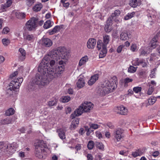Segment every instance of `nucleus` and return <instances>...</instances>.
Instances as JSON below:
<instances>
[{"mask_svg":"<svg viewBox=\"0 0 160 160\" xmlns=\"http://www.w3.org/2000/svg\"><path fill=\"white\" fill-rule=\"evenodd\" d=\"M46 58L43 59L40 63L38 68L39 72L36 74L33 82L39 86H44L49 83L48 78L52 79L54 78L59 77L60 74L63 73V68L62 67L60 68H58L57 70L58 72L52 70L48 69L47 64L48 63V61L47 60Z\"/></svg>","mask_w":160,"mask_h":160,"instance_id":"obj_1","label":"nucleus"},{"mask_svg":"<svg viewBox=\"0 0 160 160\" xmlns=\"http://www.w3.org/2000/svg\"><path fill=\"white\" fill-rule=\"evenodd\" d=\"M48 56L54 59L56 61L60 60L58 62L60 66L56 68V71L58 72V68L62 67L63 68V72L65 70L66 62L69 58L68 53L67 52L66 49L63 47H60L57 49H53L49 52Z\"/></svg>","mask_w":160,"mask_h":160,"instance_id":"obj_2","label":"nucleus"},{"mask_svg":"<svg viewBox=\"0 0 160 160\" xmlns=\"http://www.w3.org/2000/svg\"><path fill=\"white\" fill-rule=\"evenodd\" d=\"M117 78L116 76H113L108 80L105 81L99 87L98 92L101 96L112 92L117 87Z\"/></svg>","mask_w":160,"mask_h":160,"instance_id":"obj_3","label":"nucleus"},{"mask_svg":"<svg viewBox=\"0 0 160 160\" xmlns=\"http://www.w3.org/2000/svg\"><path fill=\"white\" fill-rule=\"evenodd\" d=\"M47 148L46 143L43 140H38L35 147V154L39 158H42L45 154V149Z\"/></svg>","mask_w":160,"mask_h":160,"instance_id":"obj_4","label":"nucleus"},{"mask_svg":"<svg viewBox=\"0 0 160 160\" xmlns=\"http://www.w3.org/2000/svg\"><path fill=\"white\" fill-rule=\"evenodd\" d=\"M23 81V78L22 77L19 78L12 79L8 86L7 92L11 94L12 92V93L16 94Z\"/></svg>","mask_w":160,"mask_h":160,"instance_id":"obj_5","label":"nucleus"},{"mask_svg":"<svg viewBox=\"0 0 160 160\" xmlns=\"http://www.w3.org/2000/svg\"><path fill=\"white\" fill-rule=\"evenodd\" d=\"M38 22V20L37 18L34 17L31 18L27 22L26 24L27 29L30 31L35 30L37 26Z\"/></svg>","mask_w":160,"mask_h":160,"instance_id":"obj_6","label":"nucleus"},{"mask_svg":"<svg viewBox=\"0 0 160 160\" xmlns=\"http://www.w3.org/2000/svg\"><path fill=\"white\" fill-rule=\"evenodd\" d=\"M45 58H47V60L48 61V63H47V67L46 68H48V69H49V70H52L53 69V71H55L56 68H57L58 67H56L55 68V65L56 63V62L55 60L52 59L50 60L49 57L48 56H46L44 57V58L43 59H44Z\"/></svg>","mask_w":160,"mask_h":160,"instance_id":"obj_7","label":"nucleus"},{"mask_svg":"<svg viewBox=\"0 0 160 160\" xmlns=\"http://www.w3.org/2000/svg\"><path fill=\"white\" fill-rule=\"evenodd\" d=\"M123 130L120 128L117 129L114 132V136L117 142L120 141L122 139L123 137Z\"/></svg>","mask_w":160,"mask_h":160,"instance_id":"obj_8","label":"nucleus"},{"mask_svg":"<svg viewBox=\"0 0 160 160\" xmlns=\"http://www.w3.org/2000/svg\"><path fill=\"white\" fill-rule=\"evenodd\" d=\"M82 108L84 109V112H89L93 107V105L91 102L85 101L82 104Z\"/></svg>","mask_w":160,"mask_h":160,"instance_id":"obj_9","label":"nucleus"},{"mask_svg":"<svg viewBox=\"0 0 160 160\" xmlns=\"http://www.w3.org/2000/svg\"><path fill=\"white\" fill-rule=\"evenodd\" d=\"M155 13L156 12L155 11H152L149 10L148 11L147 16L149 22H150L149 24L151 25L153 24V21L155 20L156 18Z\"/></svg>","mask_w":160,"mask_h":160,"instance_id":"obj_10","label":"nucleus"},{"mask_svg":"<svg viewBox=\"0 0 160 160\" xmlns=\"http://www.w3.org/2000/svg\"><path fill=\"white\" fill-rule=\"evenodd\" d=\"M115 110L118 113L123 115L127 114L128 112L127 109L123 106H121L115 108Z\"/></svg>","mask_w":160,"mask_h":160,"instance_id":"obj_11","label":"nucleus"},{"mask_svg":"<svg viewBox=\"0 0 160 160\" xmlns=\"http://www.w3.org/2000/svg\"><path fill=\"white\" fill-rule=\"evenodd\" d=\"M41 42L42 46L46 47H49L52 44V41L50 39L48 38H42Z\"/></svg>","mask_w":160,"mask_h":160,"instance_id":"obj_12","label":"nucleus"},{"mask_svg":"<svg viewBox=\"0 0 160 160\" xmlns=\"http://www.w3.org/2000/svg\"><path fill=\"white\" fill-rule=\"evenodd\" d=\"M158 45V38L155 36L152 39L150 43V48L151 49H154Z\"/></svg>","mask_w":160,"mask_h":160,"instance_id":"obj_13","label":"nucleus"},{"mask_svg":"<svg viewBox=\"0 0 160 160\" xmlns=\"http://www.w3.org/2000/svg\"><path fill=\"white\" fill-rule=\"evenodd\" d=\"M96 43V40L94 38H90L87 42V46L89 49L94 48Z\"/></svg>","mask_w":160,"mask_h":160,"instance_id":"obj_14","label":"nucleus"},{"mask_svg":"<svg viewBox=\"0 0 160 160\" xmlns=\"http://www.w3.org/2000/svg\"><path fill=\"white\" fill-rule=\"evenodd\" d=\"M88 60V58L87 56H85L83 57H82L80 60L78 65V69L80 68L82 66H83L86 63V62H87Z\"/></svg>","mask_w":160,"mask_h":160,"instance_id":"obj_15","label":"nucleus"},{"mask_svg":"<svg viewBox=\"0 0 160 160\" xmlns=\"http://www.w3.org/2000/svg\"><path fill=\"white\" fill-rule=\"evenodd\" d=\"M20 54L19 56V59L21 61H23L26 58V52L22 48H20L19 49Z\"/></svg>","mask_w":160,"mask_h":160,"instance_id":"obj_16","label":"nucleus"},{"mask_svg":"<svg viewBox=\"0 0 160 160\" xmlns=\"http://www.w3.org/2000/svg\"><path fill=\"white\" fill-rule=\"evenodd\" d=\"M23 36L24 39L29 41L32 42L35 39V37L33 34H23Z\"/></svg>","mask_w":160,"mask_h":160,"instance_id":"obj_17","label":"nucleus"},{"mask_svg":"<svg viewBox=\"0 0 160 160\" xmlns=\"http://www.w3.org/2000/svg\"><path fill=\"white\" fill-rule=\"evenodd\" d=\"M98 78L99 75L98 74H95L92 76L88 81V84L89 85H92L98 79Z\"/></svg>","mask_w":160,"mask_h":160,"instance_id":"obj_18","label":"nucleus"},{"mask_svg":"<svg viewBox=\"0 0 160 160\" xmlns=\"http://www.w3.org/2000/svg\"><path fill=\"white\" fill-rule=\"evenodd\" d=\"M141 4V0H132L130 1L129 5L133 8H136Z\"/></svg>","mask_w":160,"mask_h":160,"instance_id":"obj_19","label":"nucleus"},{"mask_svg":"<svg viewBox=\"0 0 160 160\" xmlns=\"http://www.w3.org/2000/svg\"><path fill=\"white\" fill-rule=\"evenodd\" d=\"M12 145L10 144H9L4 143L3 142H0V148L2 149V150H6L8 149V148H12Z\"/></svg>","mask_w":160,"mask_h":160,"instance_id":"obj_20","label":"nucleus"},{"mask_svg":"<svg viewBox=\"0 0 160 160\" xmlns=\"http://www.w3.org/2000/svg\"><path fill=\"white\" fill-rule=\"evenodd\" d=\"M121 13L120 11L118 10H116L114 11V13H112L111 15V17H110L108 18V22L110 21H112V20H115V17H117L119 16V15Z\"/></svg>","mask_w":160,"mask_h":160,"instance_id":"obj_21","label":"nucleus"},{"mask_svg":"<svg viewBox=\"0 0 160 160\" xmlns=\"http://www.w3.org/2000/svg\"><path fill=\"white\" fill-rule=\"evenodd\" d=\"M129 33L127 31H123L122 32L120 35V39L122 40H126L129 39Z\"/></svg>","mask_w":160,"mask_h":160,"instance_id":"obj_22","label":"nucleus"},{"mask_svg":"<svg viewBox=\"0 0 160 160\" xmlns=\"http://www.w3.org/2000/svg\"><path fill=\"white\" fill-rule=\"evenodd\" d=\"M79 119L76 118L73 120L72 122V124L70 126V128L72 130H74L76 128L79 123Z\"/></svg>","mask_w":160,"mask_h":160,"instance_id":"obj_23","label":"nucleus"},{"mask_svg":"<svg viewBox=\"0 0 160 160\" xmlns=\"http://www.w3.org/2000/svg\"><path fill=\"white\" fill-rule=\"evenodd\" d=\"M57 132L58 133V136L60 138L63 140L65 138V135L64 130L62 128L58 129L57 130Z\"/></svg>","mask_w":160,"mask_h":160,"instance_id":"obj_24","label":"nucleus"},{"mask_svg":"<svg viewBox=\"0 0 160 160\" xmlns=\"http://www.w3.org/2000/svg\"><path fill=\"white\" fill-rule=\"evenodd\" d=\"M61 28L60 26H56L52 29L49 30L48 32L50 35H52L59 31Z\"/></svg>","mask_w":160,"mask_h":160,"instance_id":"obj_25","label":"nucleus"},{"mask_svg":"<svg viewBox=\"0 0 160 160\" xmlns=\"http://www.w3.org/2000/svg\"><path fill=\"white\" fill-rule=\"evenodd\" d=\"M85 85L84 80L83 78H80L78 79L77 83L78 87L81 88L83 87Z\"/></svg>","mask_w":160,"mask_h":160,"instance_id":"obj_26","label":"nucleus"},{"mask_svg":"<svg viewBox=\"0 0 160 160\" xmlns=\"http://www.w3.org/2000/svg\"><path fill=\"white\" fill-rule=\"evenodd\" d=\"M157 99L155 97H151L148 99V103L147 104L146 106V107L149 105H153L156 102Z\"/></svg>","mask_w":160,"mask_h":160,"instance_id":"obj_27","label":"nucleus"},{"mask_svg":"<svg viewBox=\"0 0 160 160\" xmlns=\"http://www.w3.org/2000/svg\"><path fill=\"white\" fill-rule=\"evenodd\" d=\"M110 37L108 35H105L103 36V43L104 44V46H105L107 48V45L108 43L110 41Z\"/></svg>","mask_w":160,"mask_h":160,"instance_id":"obj_28","label":"nucleus"},{"mask_svg":"<svg viewBox=\"0 0 160 160\" xmlns=\"http://www.w3.org/2000/svg\"><path fill=\"white\" fill-rule=\"evenodd\" d=\"M107 50V48L105 46L104 47V49H102L100 52L99 54V57L100 58H102L105 57L106 55Z\"/></svg>","mask_w":160,"mask_h":160,"instance_id":"obj_29","label":"nucleus"},{"mask_svg":"<svg viewBox=\"0 0 160 160\" xmlns=\"http://www.w3.org/2000/svg\"><path fill=\"white\" fill-rule=\"evenodd\" d=\"M53 24V22H52L51 20H47L44 23L43 28L44 29H47L51 27Z\"/></svg>","mask_w":160,"mask_h":160,"instance_id":"obj_30","label":"nucleus"},{"mask_svg":"<svg viewBox=\"0 0 160 160\" xmlns=\"http://www.w3.org/2000/svg\"><path fill=\"white\" fill-rule=\"evenodd\" d=\"M142 59H139L138 58H136L134 60H133L132 62V65L135 66H139L140 65Z\"/></svg>","mask_w":160,"mask_h":160,"instance_id":"obj_31","label":"nucleus"},{"mask_svg":"<svg viewBox=\"0 0 160 160\" xmlns=\"http://www.w3.org/2000/svg\"><path fill=\"white\" fill-rule=\"evenodd\" d=\"M111 22L110 21L109 22H108V20L107 21V24L105 25L104 28L105 31L107 32H110L112 29V27L110 26Z\"/></svg>","mask_w":160,"mask_h":160,"instance_id":"obj_32","label":"nucleus"},{"mask_svg":"<svg viewBox=\"0 0 160 160\" xmlns=\"http://www.w3.org/2000/svg\"><path fill=\"white\" fill-rule=\"evenodd\" d=\"M132 154L134 157L135 158L137 156L142 155V152L141 150H138L132 152Z\"/></svg>","mask_w":160,"mask_h":160,"instance_id":"obj_33","label":"nucleus"},{"mask_svg":"<svg viewBox=\"0 0 160 160\" xmlns=\"http://www.w3.org/2000/svg\"><path fill=\"white\" fill-rule=\"evenodd\" d=\"M57 99L55 98H53L51 101H49L48 105L49 107H52L56 105L57 102Z\"/></svg>","mask_w":160,"mask_h":160,"instance_id":"obj_34","label":"nucleus"},{"mask_svg":"<svg viewBox=\"0 0 160 160\" xmlns=\"http://www.w3.org/2000/svg\"><path fill=\"white\" fill-rule=\"evenodd\" d=\"M12 3V1L11 0H8L6 2V3L2 5V8L3 9L7 8L9 7Z\"/></svg>","mask_w":160,"mask_h":160,"instance_id":"obj_35","label":"nucleus"},{"mask_svg":"<svg viewBox=\"0 0 160 160\" xmlns=\"http://www.w3.org/2000/svg\"><path fill=\"white\" fill-rule=\"evenodd\" d=\"M75 111H76V112L77 113V115L78 116L81 115L83 112L84 111V109L82 108V105H80L79 108L77 109V110H75Z\"/></svg>","mask_w":160,"mask_h":160,"instance_id":"obj_36","label":"nucleus"},{"mask_svg":"<svg viewBox=\"0 0 160 160\" xmlns=\"http://www.w3.org/2000/svg\"><path fill=\"white\" fill-rule=\"evenodd\" d=\"M104 44L102 43L101 40H98L97 42V48L98 50L100 49H104Z\"/></svg>","mask_w":160,"mask_h":160,"instance_id":"obj_37","label":"nucleus"},{"mask_svg":"<svg viewBox=\"0 0 160 160\" xmlns=\"http://www.w3.org/2000/svg\"><path fill=\"white\" fill-rule=\"evenodd\" d=\"M14 110L12 108H10L6 111L5 114L7 116H9L13 115L14 113Z\"/></svg>","mask_w":160,"mask_h":160,"instance_id":"obj_38","label":"nucleus"},{"mask_svg":"<svg viewBox=\"0 0 160 160\" xmlns=\"http://www.w3.org/2000/svg\"><path fill=\"white\" fill-rule=\"evenodd\" d=\"M15 15L17 18L20 19L24 18L25 17V14L24 13L16 12Z\"/></svg>","mask_w":160,"mask_h":160,"instance_id":"obj_39","label":"nucleus"},{"mask_svg":"<svg viewBox=\"0 0 160 160\" xmlns=\"http://www.w3.org/2000/svg\"><path fill=\"white\" fill-rule=\"evenodd\" d=\"M42 6V5L41 3L37 4L34 6L33 9L34 11L38 12L41 9Z\"/></svg>","mask_w":160,"mask_h":160,"instance_id":"obj_40","label":"nucleus"},{"mask_svg":"<svg viewBox=\"0 0 160 160\" xmlns=\"http://www.w3.org/2000/svg\"><path fill=\"white\" fill-rule=\"evenodd\" d=\"M137 68V67L130 65L128 68V72L130 73H134L136 72Z\"/></svg>","mask_w":160,"mask_h":160,"instance_id":"obj_41","label":"nucleus"},{"mask_svg":"<svg viewBox=\"0 0 160 160\" xmlns=\"http://www.w3.org/2000/svg\"><path fill=\"white\" fill-rule=\"evenodd\" d=\"M138 49V48L137 45L135 43L132 44L130 47V50L133 52H137Z\"/></svg>","mask_w":160,"mask_h":160,"instance_id":"obj_42","label":"nucleus"},{"mask_svg":"<svg viewBox=\"0 0 160 160\" xmlns=\"http://www.w3.org/2000/svg\"><path fill=\"white\" fill-rule=\"evenodd\" d=\"M95 145L96 147L99 149L103 150L104 147L102 143L97 142H95Z\"/></svg>","mask_w":160,"mask_h":160,"instance_id":"obj_43","label":"nucleus"},{"mask_svg":"<svg viewBox=\"0 0 160 160\" xmlns=\"http://www.w3.org/2000/svg\"><path fill=\"white\" fill-rule=\"evenodd\" d=\"M11 120L9 118H7L1 120V123L2 124H8L11 123Z\"/></svg>","mask_w":160,"mask_h":160,"instance_id":"obj_44","label":"nucleus"},{"mask_svg":"<svg viewBox=\"0 0 160 160\" xmlns=\"http://www.w3.org/2000/svg\"><path fill=\"white\" fill-rule=\"evenodd\" d=\"M139 52L140 56H146L147 54V51L143 48H141L139 49Z\"/></svg>","mask_w":160,"mask_h":160,"instance_id":"obj_45","label":"nucleus"},{"mask_svg":"<svg viewBox=\"0 0 160 160\" xmlns=\"http://www.w3.org/2000/svg\"><path fill=\"white\" fill-rule=\"evenodd\" d=\"M134 14L135 12H132L131 13H128L125 16L124 19L126 20H128L133 17L134 16Z\"/></svg>","mask_w":160,"mask_h":160,"instance_id":"obj_46","label":"nucleus"},{"mask_svg":"<svg viewBox=\"0 0 160 160\" xmlns=\"http://www.w3.org/2000/svg\"><path fill=\"white\" fill-rule=\"evenodd\" d=\"M71 99V98L68 96L63 97L62 98V101L63 102H69Z\"/></svg>","mask_w":160,"mask_h":160,"instance_id":"obj_47","label":"nucleus"},{"mask_svg":"<svg viewBox=\"0 0 160 160\" xmlns=\"http://www.w3.org/2000/svg\"><path fill=\"white\" fill-rule=\"evenodd\" d=\"M94 146V142L92 141H90L88 144L87 146L88 149H92Z\"/></svg>","mask_w":160,"mask_h":160,"instance_id":"obj_48","label":"nucleus"},{"mask_svg":"<svg viewBox=\"0 0 160 160\" xmlns=\"http://www.w3.org/2000/svg\"><path fill=\"white\" fill-rule=\"evenodd\" d=\"M90 128L96 129L100 127V126L97 124L90 123L89 124Z\"/></svg>","mask_w":160,"mask_h":160,"instance_id":"obj_49","label":"nucleus"},{"mask_svg":"<svg viewBox=\"0 0 160 160\" xmlns=\"http://www.w3.org/2000/svg\"><path fill=\"white\" fill-rule=\"evenodd\" d=\"M2 41L3 45L5 46H7L10 43L9 40L6 38L2 39Z\"/></svg>","mask_w":160,"mask_h":160,"instance_id":"obj_50","label":"nucleus"},{"mask_svg":"<svg viewBox=\"0 0 160 160\" xmlns=\"http://www.w3.org/2000/svg\"><path fill=\"white\" fill-rule=\"evenodd\" d=\"M149 86V88L147 92V94L148 95H151L153 92L154 90V88L152 87V85H150Z\"/></svg>","mask_w":160,"mask_h":160,"instance_id":"obj_51","label":"nucleus"},{"mask_svg":"<svg viewBox=\"0 0 160 160\" xmlns=\"http://www.w3.org/2000/svg\"><path fill=\"white\" fill-rule=\"evenodd\" d=\"M12 145V148H8V151H9L11 153H13L16 151V148L14 145V144H10Z\"/></svg>","mask_w":160,"mask_h":160,"instance_id":"obj_52","label":"nucleus"},{"mask_svg":"<svg viewBox=\"0 0 160 160\" xmlns=\"http://www.w3.org/2000/svg\"><path fill=\"white\" fill-rule=\"evenodd\" d=\"M142 88L141 87H135L133 88V91L136 93H138L141 91Z\"/></svg>","mask_w":160,"mask_h":160,"instance_id":"obj_53","label":"nucleus"},{"mask_svg":"<svg viewBox=\"0 0 160 160\" xmlns=\"http://www.w3.org/2000/svg\"><path fill=\"white\" fill-rule=\"evenodd\" d=\"M124 47V45H121L119 46L117 49V51L118 53H120L121 52L122 49Z\"/></svg>","mask_w":160,"mask_h":160,"instance_id":"obj_54","label":"nucleus"},{"mask_svg":"<svg viewBox=\"0 0 160 160\" xmlns=\"http://www.w3.org/2000/svg\"><path fill=\"white\" fill-rule=\"evenodd\" d=\"M35 0H27L26 3L29 6H31L34 3Z\"/></svg>","mask_w":160,"mask_h":160,"instance_id":"obj_55","label":"nucleus"},{"mask_svg":"<svg viewBox=\"0 0 160 160\" xmlns=\"http://www.w3.org/2000/svg\"><path fill=\"white\" fill-rule=\"evenodd\" d=\"M132 81L133 79L132 78H126L124 79V82L125 84H126L129 82H132Z\"/></svg>","mask_w":160,"mask_h":160,"instance_id":"obj_56","label":"nucleus"},{"mask_svg":"<svg viewBox=\"0 0 160 160\" xmlns=\"http://www.w3.org/2000/svg\"><path fill=\"white\" fill-rule=\"evenodd\" d=\"M155 69H153V70L151 71V74L150 75V77L151 78H154L155 77Z\"/></svg>","mask_w":160,"mask_h":160,"instance_id":"obj_57","label":"nucleus"},{"mask_svg":"<svg viewBox=\"0 0 160 160\" xmlns=\"http://www.w3.org/2000/svg\"><path fill=\"white\" fill-rule=\"evenodd\" d=\"M10 31V29L6 27L4 28L2 31V33L4 34H7Z\"/></svg>","mask_w":160,"mask_h":160,"instance_id":"obj_58","label":"nucleus"},{"mask_svg":"<svg viewBox=\"0 0 160 160\" xmlns=\"http://www.w3.org/2000/svg\"><path fill=\"white\" fill-rule=\"evenodd\" d=\"M150 85H152V87L154 88V87L156 86V83L155 81L152 80L150 82H149L148 83V86H149Z\"/></svg>","mask_w":160,"mask_h":160,"instance_id":"obj_59","label":"nucleus"},{"mask_svg":"<svg viewBox=\"0 0 160 160\" xmlns=\"http://www.w3.org/2000/svg\"><path fill=\"white\" fill-rule=\"evenodd\" d=\"M88 160H93V157L92 155L90 153L88 154L86 156Z\"/></svg>","mask_w":160,"mask_h":160,"instance_id":"obj_60","label":"nucleus"},{"mask_svg":"<svg viewBox=\"0 0 160 160\" xmlns=\"http://www.w3.org/2000/svg\"><path fill=\"white\" fill-rule=\"evenodd\" d=\"M77 115V113L76 112V111H74L73 113L70 116L71 118L72 119H73L74 118H75L76 116H78Z\"/></svg>","mask_w":160,"mask_h":160,"instance_id":"obj_61","label":"nucleus"},{"mask_svg":"<svg viewBox=\"0 0 160 160\" xmlns=\"http://www.w3.org/2000/svg\"><path fill=\"white\" fill-rule=\"evenodd\" d=\"M106 125L110 129H113L114 127L112 124L110 122L107 123L106 124Z\"/></svg>","mask_w":160,"mask_h":160,"instance_id":"obj_62","label":"nucleus"},{"mask_svg":"<svg viewBox=\"0 0 160 160\" xmlns=\"http://www.w3.org/2000/svg\"><path fill=\"white\" fill-rule=\"evenodd\" d=\"M141 62H141L140 65H142V67L145 68L148 66L147 63L145 62L144 60L142 59Z\"/></svg>","mask_w":160,"mask_h":160,"instance_id":"obj_63","label":"nucleus"},{"mask_svg":"<svg viewBox=\"0 0 160 160\" xmlns=\"http://www.w3.org/2000/svg\"><path fill=\"white\" fill-rule=\"evenodd\" d=\"M96 136L99 138L100 139L102 138V135L99 131H97L96 132Z\"/></svg>","mask_w":160,"mask_h":160,"instance_id":"obj_64","label":"nucleus"}]
</instances>
